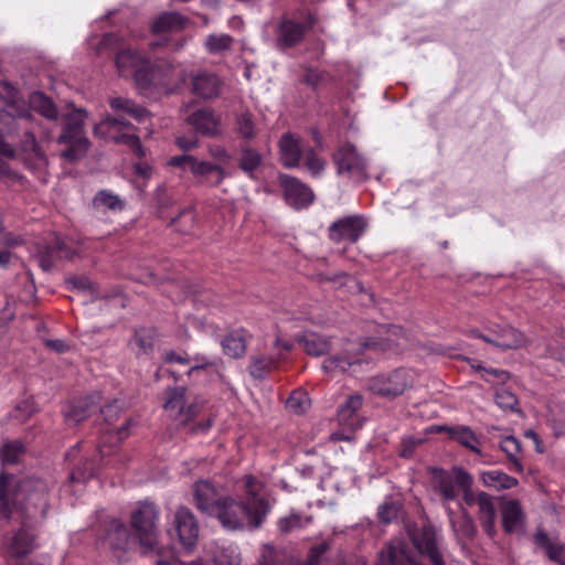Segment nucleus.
<instances>
[{
  "label": "nucleus",
  "instance_id": "nucleus-1",
  "mask_svg": "<svg viewBox=\"0 0 565 565\" xmlns=\"http://www.w3.org/2000/svg\"><path fill=\"white\" fill-rule=\"evenodd\" d=\"M244 482L245 501L237 502L224 497L212 514L228 530H237L244 526L257 529L263 524L271 509V503L264 493V486L258 479L246 476Z\"/></svg>",
  "mask_w": 565,
  "mask_h": 565
},
{
  "label": "nucleus",
  "instance_id": "nucleus-2",
  "mask_svg": "<svg viewBox=\"0 0 565 565\" xmlns=\"http://www.w3.org/2000/svg\"><path fill=\"white\" fill-rule=\"evenodd\" d=\"M21 135L23 151L33 153L36 158L45 160L44 152L39 147L36 134L49 136V128L36 121L34 115L25 105H19L15 109H0V135Z\"/></svg>",
  "mask_w": 565,
  "mask_h": 565
},
{
  "label": "nucleus",
  "instance_id": "nucleus-3",
  "mask_svg": "<svg viewBox=\"0 0 565 565\" xmlns=\"http://www.w3.org/2000/svg\"><path fill=\"white\" fill-rule=\"evenodd\" d=\"M158 518L159 509L148 501L140 503L131 513L134 536L145 552L153 551L158 545Z\"/></svg>",
  "mask_w": 565,
  "mask_h": 565
},
{
  "label": "nucleus",
  "instance_id": "nucleus-4",
  "mask_svg": "<svg viewBox=\"0 0 565 565\" xmlns=\"http://www.w3.org/2000/svg\"><path fill=\"white\" fill-rule=\"evenodd\" d=\"M415 380L416 374L413 370L398 367L388 373L370 377L367 388L373 394L393 399L412 388Z\"/></svg>",
  "mask_w": 565,
  "mask_h": 565
},
{
  "label": "nucleus",
  "instance_id": "nucleus-5",
  "mask_svg": "<svg viewBox=\"0 0 565 565\" xmlns=\"http://www.w3.org/2000/svg\"><path fill=\"white\" fill-rule=\"evenodd\" d=\"M168 164L182 170H190L199 182L210 186H218L227 177L226 171L221 166L209 161H199L190 154L172 157L169 159Z\"/></svg>",
  "mask_w": 565,
  "mask_h": 565
},
{
  "label": "nucleus",
  "instance_id": "nucleus-6",
  "mask_svg": "<svg viewBox=\"0 0 565 565\" xmlns=\"http://www.w3.org/2000/svg\"><path fill=\"white\" fill-rule=\"evenodd\" d=\"M407 534L419 557H428L431 565H446L439 548L437 531L430 522L422 526L408 527Z\"/></svg>",
  "mask_w": 565,
  "mask_h": 565
},
{
  "label": "nucleus",
  "instance_id": "nucleus-7",
  "mask_svg": "<svg viewBox=\"0 0 565 565\" xmlns=\"http://www.w3.org/2000/svg\"><path fill=\"white\" fill-rule=\"evenodd\" d=\"M174 72V64L168 58H146L145 66L137 71L135 82L141 89L151 87L167 88L171 83V75Z\"/></svg>",
  "mask_w": 565,
  "mask_h": 565
},
{
  "label": "nucleus",
  "instance_id": "nucleus-8",
  "mask_svg": "<svg viewBox=\"0 0 565 565\" xmlns=\"http://www.w3.org/2000/svg\"><path fill=\"white\" fill-rule=\"evenodd\" d=\"M333 162L340 175H345L355 182H362L367 178L366 161L352 145L340 147L333 153Z\"/></svg>",
  "mask_w": 565,
  "mask_h": 565
},
{
  "label": "nucleus",
  "instance_id": "nucleus-9",
  "mask_svg": "<svg viewBox=\"0 0 565 565\" xmlns=\"http://www.w3.org/2000/svg\"><path fill=\"white\" fill-rule=\"evenodd\" d=\"M168 398L163 405L168 415L177 422L178 426L186 427L200 412L196 402H188L186 388L173 387L168 391Z\"/></svg>",
  "mask_w": 565,
  "mask_h": 565
},
{
  "label": "nucleus",
  "instance_id": "nucleus-10",
  "mask_svg": "<svg viewBox=\"0 0 565 565\" xmlns=\"http://www.w3.org/2000/svg\"><path fill=\"white\" fill-rule=\"evenodd\" d=\"M25 106L30 109L32 115H34L33 113H36L43 118V120L36 119L38 122H41L43 127L49 128L47 137L36 134V139L39 138L44 141L51 140L53 129L56 127L60 117L55 103L43 92L35 90L29 95L28 105Z\"/></svg>",
  "mask_w": 565,
  "mask_h": 565
},
{
  "label": "nucleus",
  "instance_id": "nucleus-11",
  "mask_svg": "<svg viewBox=\"0 0 565 565\" xmlns=\"http://www.w3.org/2000/svg\"><path fill=\"white\" fill-rule=\"evenodd\" d=\"M367 227V221L360 215H350L334 221L328 230V237L334 243H356Z\"/></svg>",
  "mask_w": 565,
  "mask_h": 565
},
{
  "label": "nucleus",
  "instance_id": "nucleus-12",
  "mask_svg": "<svg viewBox=\"0 0 565 565\" xmlns=\"http://www.w3.org/2000/svg\"><path fill=\"white\" fill-rule=\"evenodd\" d=\"M172 537H178L182 547L192 551L199 540V525L193 513L186 507H179L173 519Z\"/></svg>",
  "mask_w": 565,
  "mask_h": 565
},
{
  "label": "nucleus",
  "instance_id": "nucleus-13",
  "mask_svg": "<svg viewBox=\"0 0 565 565\" xmlns=\"http://www.w3.org/2000/svg\"><path fill=\"white\" fill-rule=\"evenodd\" d=\"M379 565H423L411 544L403 539H392L379 553Z\"/></svg>",
  "mask_w": 565,
  "mask_h": 565
},
{
  "label": "nucleus",
  "instance_id": "nucleus-14",
  "mask_svg": "<svg viewBox=\"0 0 565 565\" xmlns=\"http://www.w3.org/2000/svg\"><path fill=\"white\" fill-rule=\"evenodd\" d=\"M279 184L287 204L296 210L309 206L315 200L312 190L295 177L280 174Z\"/></svg>",
  "mask_w": 565,
  "mask_h": 565
},
{
  "label": "nucleus",
  "instance_id": "nucleus-15",
  "mask_svg": "<svg viewBox=\"0 0 565 565\" xmlns=\"http://www.w3.org/2000/svg\"><path fill=\"white\" fill-rule=\"evenodd\" d=\"M190 82L191 93L204 100L217 98L224 87V82L216 73L205 70L191 72Z\"/></svg>",
  "mask_w": 565,
  "mask_h": 565
},
{
  "label": "nucleus",
  "instance_id": "nucleus-16",
  "mask_svg": "<svg viewBox=\"0 0 565 565\" xmlns=\"http://www.w3.org/2000/svg\"><path fill=\"white\" fill-rule=\"evenodd\" d=\"M311 25L282 17L276 26V46L279 50L295 47L302 42Z\"/></svg>",
  "mask_w": 565,
  "mask_h": 565
},
{
  "label": "nucleus",
  "instance_id": "nucleus-17",
  "mask_svg": "<svg viewBox=\"0 0 565 565\" xmlns=\"http://www.w3.org/2000/svg\"><path fill=\"white\" fill-rule=\"evenodd\" d=\"M21 491L26 492L25 503L29 518L44 516L49 508L47 487L41 480H25Z\"/></svg>",
  "mask_w": 565,
  "mask_h": 565
},
{
  "label": "nucleus",
  "instance_id": "nucleus-18",
  "mask_svg": "<svg viewBox=\"0 0 565 565\" xmlns=\"http://www.w3.org/2000/svg\"><path fill=\"white\" fill-rule=\"evenodd\" d=\"M502 529L505 534H522L526 526V514L516 499H508L500 505Z\"/></svg>",
  "mask_w": 565,
  "mask_h": 565
},
{
  "label": "nucleus",
  "instance_id": "nucleus-19",
  "mask_svg": "<svg viewBox=\"0 0 565 565\" xmlns=\"http://www.w3.org/2000/svg\"><path fill=\"white\" fill-rule=\"evenodd\" d=\"M100 395L93 394L70 403L64 409V418L67 425L76 426L92 416L99 408Z\"/></svg>",
  "mask_w": 565,
  "mask_h": 565
},
{
  "label": "nucleus",
  "instance_id": "nucleus-20",
  "mask_svg": "<svg viewBox=\"0 0 565 565\" xmlns=\"http://www.w3.org/2000/svg\"><path fill=\"white\" fill-rule=\"evenodd\" d=\"M186 121L204 137H216L221 134L220 117L211 108L196 109L186 118Z\"/></svg>",
  "mask_w": 565,
  "mask_h": 565
},
{
  "label": "nucleus",
  "instance_id": "nucleus-21",
  "mask_svg": "<svg viewBox=\"0 0 565 565\" xmlns=\"http://www.w3.org/2000/svg\"><path fill=\"white\" fill-rule=\"evenodd\" d=\"M477 516L484 533L489 537L493 539L497 534V509L494 504V498L484 491L479 492Z\"/></svg>",
  "mask_w": 565,
  "mask_h": 565
},
{
  "label": "nucleus",
  "instance_id": "nucleus-22",
  "mask_svg": "<svg viewBox=\"0 0 565 565\" xmlns=\"http://www.w3.org/2000/svg\"><path fill=\"white\" fill-rule=\"evenodd\" d=\"M193 495L196 508L211 515L224 498L217 495L214 486L209 481L196 482L193 488Z\"/></svg>",
  "mask_w": 565,
  "mask_h": 565
},
{
  "label": "nucleus",
  "instance_id": "nucleus-23",
  "mask_svg": "<svg viewBox=\"0 0 565 565\" xmlns=\"http://www.w3.org/2000/svg\"><path fill=\"white\" fill-rule=\"evenodd\" d=\"M279 153L284 167H298L302 156L300 139L290 132L284 134L279 140Z\"/></svg>",
  "mask_w": 565,
  "mask_h": 565
},
{
  "label": "nucleus",
  "instance_id": "nucleus-24",
  "mask_svg": "<svg viewBox=\"0 0 565 565\" xmlns=\"http://www.w3.org/2000/svg\"><path fill=\"white\" fill-rule=\"evenodd\" d=\"M330 546L328 543L322 542L311 546L307 559L299 565H347L341 554L331 556ZM355 565H366L362 559L358 561Z\"/></svg>",
  "mask_w": 565,
  "mask_h": 565
},
{
  "label": "nucleus",
  "instance_id": "nucleus-25",
  "mask_svg": "<svg viewBox=\"0 0 565 565\" xmlns=\"http://www.w3.org/2000/svg\"><path fill=\"white\" fill-rule=\"evenodd\" d=\"M104 541L114 551H127L135 543L127 527L118 520H111L108 523Z\"/></svg>",
  "mask_w": 565,
  "mask_h": 565
},
{
  "label": "nucleus",
  "instance_id": "nucleus-26",
  "mask_svg": "<svg viewBox=\"0 0 565 565\" xmlns=\"http://www.w3.org/2000/svg\"><path fill=\"white\" fill-rule=\"evenodd\" d=\"M73 252L66 243L55 237L53 243L44 247V250L39 255V265L44 271H50L54 267V260L60 258L72 257Z\"/></svg>",
  "mask_w": 565,
  "mask_h": 565
},
{
  "label": "nucleus",
  "instance_id": "nucleus-27",
  "mask_svg": "<svg viewBox=\"0 0 565 565\" xmlns=\"http://www.w3.org/2000/svg\"><path fill=\"white\" fill-rule=\"evenodd\" d=\"M86 111L83 109L74 110L64 118L63 132L58 136V142H66L73 139L85 138L83 128L86 118Z\"/></svg>",
  "mask_w": 565,
  "mask_h": 565
},
{
  "label": "nucleus",
  "instance_id": "nucleus-28",
  "mask_svg": "<svg viewBox=\"0 0 565 565\" xmlns=\"http://www.w3.org/2000/svg\"><path fill=\"white\" fill-rule=\"evenodd\" d=\"M34 548L35 535L26 527H21L8 542V553L14 557H22Z\"/></svg>",
  "mask_w": 565,
  "mask_h": 565
},
{
  "label": "nucleus",
  "instance_id": "nucleus-29",
  "mask_svg": "<svg viewBox=\"0 0 565 565\" xmlns=\"http://www.w3.org/2000/svg\"><path fill=\"white\" fill-rule=\"evenodd\" d=\"M188 19L178 12H163L151 23L153 34L177 32L184 29Z\"/></svg>",
  "mask_w": 565,
  "mask_h": 565
},
{
  "label": "nucleus",
  "instance_id": "nucleus-30",
  "mask_svg": "<svg viewBox=\"0 0 565 565\" xmlns=\"http://www.w3.org/2000/svg\"><path fill=\"white\" fill-rule=\"evenodd\" d=\"M145 56L139 51L132 49L120 50L116 55V65L120 75L125 76L130 72H134V76L137 71L145 66Z\"/></svg>",
  "mask_w": 565,
  "mask_h": 565
},
{
  "label": "nucleus",
  "instance_id": "nucleus-31",
  "mask_svg": "<svg viewBox=\"0 0 565 565\" xmlns=\"http://www.w3.org/2000/svg\"><path fill=\"white\" fill-rule=\"evenodd\" d=\"M156 339L157 333L153 329L140 328L135 330L130 345L138 356L149 355L154 349Z\"/></svg>",
  "mask_w": 565,
  "mask_h": 565
},
{
  "label": "nucleus",
  "instance_id": "nucleus-32",
  "mask_svg": "<svg viewBox=\"0 0 565 565\" xmlns=\"http://www.w3.org/2000/svg\"><path fill=\"white\" fill-rule=\"evenodd\" d=\"M237 163L238 168L245 174H247L249 178H255L257 170L263 163V156L257 149L252 148L248 145H244L241 147Z\"/></svg>",
  "mask_w": 565,
  "mask_h": 565
},
{
  "label": "nucleus",
  "instance_id": "nucleus-33",
  "mask_svg": "<svg viewBox=\"0 0 565 565\" xmlns=\"http://www.w3.org/2000/svg\"><path fill=\"white\" fill-rule=\"evenodd\" d=\"M109 106L113 110L122 111L138 121H142L149 115L146 108L136 104L132 99L121 96L110 98Z\"/></svg>",
  "mask_w": 565,
  "mask_h": 565
},
{
  "label": "nucleus",
  "instance_id": "nucleus-34",
  "mask_svg": "<svg viewBox=\"0 0 565 565\" xmlns=\"http://www.w3.org/2000/svg\"><path fill=\"white\" fill-rule=\"evenodd\" d=\"M130 127H132L131 124L121 116H106L95 125L94 131L100 137L108 138Z\"/></svg>",
  "mask_w": 565,
  "mask_h": 565
},
{
  "label": "nucleus",
  "instance_id": "nucleus-35",
  "mask_svg": "<svg viewBox=\"0 0 565 565\" xmlns=\"http://www.w3.org/2000/svg\"><path fill=\"white\" fill-rule=\"evenodd\" d=\"M435 488L445 501H452L457 498L456 473L454 476L445 470H437L434 473Z\"/></svg>",
  "mask_w": 565,
  "mask_h": 565
},
{
  "label": "nucleus",
  "instance_id": "nucleus-36",
  "mask_svg": "<svg viewBox=\"0 0 565 565\" xmlns=\"http://www.w3.org/2000/svg\"><path fill=\"white\" fill-rule=\"evenodd\" d=\"M481 481L486 487H493L497 490H508L518 486L516 478L507 475L501 470L484 471L481 473Z\"/></svg>",
  "mask_w": 565,
  "mask_h": 565
},
{
  "label": "nucleus",
  "instance_id": "nucleus-37",
  "mask_svg": "<svg viewBox=\"0 0 565 565\" xmlns=\"http://www.w3.org/2000/svg\"><path fill=\"white\" fill-rule=\"evenodd\" d=\"M447 431L449 433L451 439L458 441L463 447L469 448L475 454L479 456L482 455L480 448L478 447L479 439L470 427L461 425L447 428Z\"/></svg>",
  "mask_w": 565,
  "mask_h": 565
},
{
  "label": "nucleus",
  "instance_id": "nucleus-38",
  "mask_svg": "<svg viewBox=\"0 0 565 565\" xmlns=\"http://www.w3.org/2000/svg\"><path fill=\"white\" fill-rule=\"evenodd\" d=\"M224 354L232 359L242 358L246 352V341L242 333L237 331L230 332L221 341Z\"/></svg>",
  "mask_w": 565,
  "mask_h": 565
},
{
  "label": "nucleus",
  "instance_id": "nucleus-39",
  "mask_svg": "<svg viewBox=\"0 0 565 565\" xmlns=\"http://www.w3.org/2000/svg\"><path fill=\"white\" fill-rule=\"evenodd\" d=\"M452 472L456 473V482L457 486L463 492V501L467 505L471 507L473 504H479V492L475 493L472 491V477L469 472L463 470L462 468H454Z\"/></svg>",
  "mask_w": 565,
  "mask_h": 565
},
{
  "label": "nucleus",
  "instance_id": "nucleus-40",
  "mask_svg": "<svg viewBox=\"0 0 565 565\" xmlns=\"http://www.w3.org/2000/svg\"><path fill=\"white\" fill-rule=\"evenodd\" d=\"M93 206L102 212L106 211H121L125 207V203L118 195L114 194L108 190H100L96 193L93 199Z\"/></svg>",
  "mask_w": 565,
  "mask_h": 565
},
{
  "label": "nucleus",
  "instance_id": "nucleus-41",
  "mask_svg": "<svg viewBox=\"0 0 565 565\" xmlns=\"http://www.w3.org/2000/svg\"><path fill=\"white\" fill-rule=\"evenodd\" d=\"M500 449L509 458L512 465L511 469L519 473L523 472V465L518 458V455L522 450L521 443L513 436H507L501 440Z\"/></svg>",
  "mask_w": 565,
  "mask_h": 565
},
{
  "label": "nucleus",
  "instance_id": "nucleus-42",
  "mask_svg": "<svg viewBox=\"0 0 565 565\" xmlns=\"http://www.w3.org/2000/svg\"><path fill=\"white\" fill-rule=\"evenodd\" d=\"M361 365L360 360H350L348 356L343 355H334L329 359H326L322 363V369L326 373H335L338 371L340 372H348L351 371L352 373L356 372V367Z\"/></svg>",
  "mask_w": 565,
  "mask_h": 565
},
{
  "label": "nucleus",
  "instance_id": "nucleus-43",
  "mask_svg": "<svg viewBox=\"0 0 565 565\" xmlns=\"http://www.w3.org/2000/svg\"><path fill=\"white\" fill-rule=\"evenodd\" d=\"M452 531L457 537L471 540L477 534V527L470 513L462 509L461 515L457 520H452Z\"/></svg>",
  "mask_w": 565,
  "mask_h": 565
},
{
  "label": "nucleus",
  "instance_id": "nucleus-44",
  "mask_svg": "<svg viewBox=\"0 0 565 565\" xmlns=\"http://www.w3.org/2000/svg\"><path fill=\"white\" fill-rule=\"evenodd\" d=\"M235 132L244 140L250 141L256 137L257 128L250 113L244 111L235 117Z\"/></svg>",
  "mask_w": 565,
  "mask_h": 565
},
{
  "label": "nucleus",
  "instance_id": "nucleus-45",
  "mask_svg": "<svg viewBox=\"0 0 565 565\" xmlns=\"http://www.w3.org/2000/svg\"><path fill=\"white\" fill-rule=\"evenodd\" d=\"M534 542L537 546L542 547L548 558L555 563H559L562 559V553L564 551V546L558 543H554L547 535L546 532L539 530L535 533Z\"/></svg>",
  "mask_w": 565,
  "mask_h": 565
},
{
  "label": "nucleus",
  "instance_id": "nucleus-46",
  "mask_svg": "<svg viewBox=\"0 0 565 565\" xmlns=\"http://www.w3.org/2000/svg\"><path fill=\"white\" fill-rule=\"evenodd\" d=\"M402 508L401 501L395 500L393 497H386L379 505L377 518L384 524L392 523L398 519Z\"/></svg>",
  "mask_w": 565,
  "mask_h": 565
},
{
  "label": "nucleus",
  "instance_id": "nucleus-47",
  "mask_svg": "<svg viewBox=\"0 0 565 565\" xmlns=\"http://www.w3.org/2000/svg\"><path fill=\"white\" fill-rule=\"evenodd\" d=\"M526 343L525 337L514 328H505L499 335L495 347L502 350L518 349Z\"/></svg>",
  "mask_w": 565,
  "mask_h": 565
},
{
  "label": "nucleus",
  "instance_id": "nucleus-48",
  "mask_svg": "<svg viewBox=\"0 0 565 565\" xmlns=\"http://www.w3.org/2000/svg\"><path fill=\"white\" fill-rule=\"evenodd\" d=\"M363 398L361 395H351L338 411L340 423L353 425V416L361 408Z\"/></svg>",
  "mask_w": 565,
  "mask_h": 565
},
{
  "label": "nucleus",
  "instance_id": "nucleus-49",
  "mask_svg": "<svg viewBox=\"0 0 565 565\" xmlns=\"http://www.w3.org/2000/svg\"><path fill=\"white\" fill-rule=\"evenodd\" d=\"M305 351L315 356H320L329 352V342L319 334L309 333L302 339Z\"/></svg>",
  "mask_w": 565,
  "mask_h": 565
},
{
  "label": "nucleus",
  "instance_id": "nucleus-50",
  "mask_svg": "<svg viewBox=\"0 0 565 565\" xmlns=\"http://www.w3.org/2000/svg\"><path fill=\"white\" fill-rule=\"evenodd\" d=\"M65 143H68L70 147L67 149H65L61 153V156H62V158H64L65 160H67L70 162H75V161L79 160L81 158H83L86 154L88 147H89V141L87 138L73 139V140L66 141Z\"/></svg>",
  "mask_w": 565,
  "mask_h": 565
},
{
  "label": "nucleus",
  "instance_id": "nucleus-51",
  "mask_svg": "<svg viewBox=\"0 0 565 565\" xmlns=\"http://www.w3.org/2000/svg\"><path fill=\"white\" fill-rule=\"evenodd\" d=\"M258 565H286V553L266 544L262 548Z\"/></svg>",
  "mask_w": 565,
  "mask_h": 565
},
{
  "label": "nucleus",
  "instance_id": "nucleus-52",
  "mask_svg": "<svg viewBox=\"0 0 565 565\" xmlns=\"http://www.w3.org/2000/svg\"><path fill=\"white\" fill-rule=\"evenodd\" d=\"M171 225L181 234H190L195 225V214L192 209L182 210L179 215L171 221Z\"/></svg>",
  "mask_w": 565,
  "mask_h": 565
},
{
  "label": "nucleus",
  "instance_id": "nucleus-53",
  "mask_svg": "<svg viewBox=\"0 0 565 565\" xmlns=\"http://www.w3.org/2000/svg\"><path fill=\"white\" fill-rule=\"evenodd\" d=\"M310 522V518L302 519L297 513H290L287 516H282L278 520L277 526L281 534H289L295 530L303 527Z\"/></svg>",
  "mask_w": 565,
  "mask_h": 565
},
{
  "label": "nucleus",
  "instance_id": "nucleus-54",
  "mask_svg": "<svg viewBox=\"0 0 565 565\" xmlns=\"http://www.w3.org/2000/svg\"><path fill=\"white\" fill-rule=\"evenodd\" d=\"M273 365L274 361L264 355L253 356L250 359L248 371L254 379L262 380L266 376L267 372L270 371Z\"/></svg>",
  "mask_w": 565,
  "mask_h": 565
},
{
  "label": "nucleus",
  "instance_id": "nucleus-55",
  "mask_svg": "<svg viewBox=\"0 0 565 565\" xmlns=\"http://www.w3.org/2000/svg\"><path fill=\"white\" fill-rule=\"evenodd\" d=\"M107 139H110L116 143H124L128 146L130 150L134 151L140 158L145 156V150L141 146L140 139L135 134L121 131L116 135H111V137H108Z\"/></svg>",
  "mask_w": 565,
  "mask_h": 565
},
{
  "label": "nucleus",
  "instance_id": "nucleus-56",
  "mask_svg": "<svg viewBox=\"0 0 565 565\" xmlns=\"http://www.w3.org/2000/svg\"><path fill=\"white\" fill-rule=\"evenodd\" d=\"M497 405L504 411L519 412V399L510 390L501 387L494 394Z\"/></svg>",
  "mask_w": 565,
  "mask_h": 565
},
{
  "label": "nucleus",
  "instance_id": "nucleus-57",
  "mask_svg": "<svg viewBox=\"0 0 565 565\" xmlns=\"http://www.w3.org/2000/svg\"><path fill=\"white\" fill-rule=\"evenodd\" d=\"M233 43L232 36L227 34H221V35H209L205 45L210 53L216 54L224 51L231 50Z\"/></svg>",
  "mask_w": 565,
  "mask_h": 565
},
{
  "label": "nucleus",
  "instance_id": "nucleus-58",
  "mask_svg": "<svg viewBox=\"0 0 565 565\" xmlns=\"http://www.w3.org/2000/svg\"><path fill=\"white\" fill-rule=\"evenodd\" d=\"M216 565H241V554L235 546L222 547L214 556Z\"/></svg>",
  "mask_w": 565,
  "mask_h": 565
},
{
  "label": "nucleus",
  "instance_id": "nucleus-59",
  "mask_svg": "<svg viewBox=\"0 0 565 565\" xmlns=\"http://www.w3.org/2000/svg\"><path fill=\"white\" fill-rule=\"evenodd\" d=\"M22 451L23 446L20 443H9L1 448L0 457L4 465H13L18 461Z\"/></svg>",
  "mask_w": 565,
  "mask_h": 565
},
{
  "label": "nucleus",
  "instance_id": "nucleus-60",
  "mask_svg": "<svg viewBox=\"0 0 565 565\" xmlns=\"http://www.w3.org/2000/svg\"><path fill=\"white\" fill-rule=\"evenodd\" d=\"M39 411L32 398L24 399L13 411V417L19 420H26Z\"/></svg>",
  "mask_w": 565,
  "mask_h": 565
},
{
  "label": "nucleus",
  "instance_id": "nucleus-61",
  "mask_svg": "<svg viewBox=\"0 0 565 565\" xmlns=\"http://www.w3.org/2000/svg\"><path fill=\"white\" fill-rule=\"evenodd\" d=\"M305 163L313 177L320 175L326 168V160L320 158L312 149L306 152Z\"/></svg>",
  "mask_w": 565,
  "mask_h": 565
},
{
  "label": "nucleus",
  "instance_id": "nucleus-62",
  "mask_svg": "<svg viewBox=\"0 0 565 565\" xmlns=\"http://www.w3.org/2000/svg\"><path fill=\"white\" fill-rule=\"evenodd\" d=\"M19 92L8 82L0 83V99L3 100L8 108L15 109L20 104L17 103Z\"/></svg>",
  "mask_w": 565,
  "mask_h": 565
},
{
  "label": "nucleus",
  "instance_id": "nucleus-63",
  "mask_svg": "<svg viewBox=\"0 0 565 565\" xmlns=\"http://www.w3.org/2000/svg\"><path fill=\"white\" fill-rule=\"evenodd\" d=\"M286 406L288 409L300 414L303 413L309 406V399L303 393L294 392L287 399Z\"/></svg>",
  "mask_w": 565,
  "mask_h": 565
},
{
  "label": "nucleus",
  "instance_id": "nucleus-64",
  "mask_svg": "<svg viewBox=\"0 0 565 565\" xmlns=\"http://www.w3.org/2000/svg\"><path fill=\"white\" fill-rule=\"evenodd\" d=\"M98 409L100 411L102 415L104 416L105 422H107L109 424L116 422L121 412V407L117 399H114L113 402H110L102 407L99 406Z\"/></svg>",
  "mask_w": 565,
  "mask_h": 565
}]
</instances>
